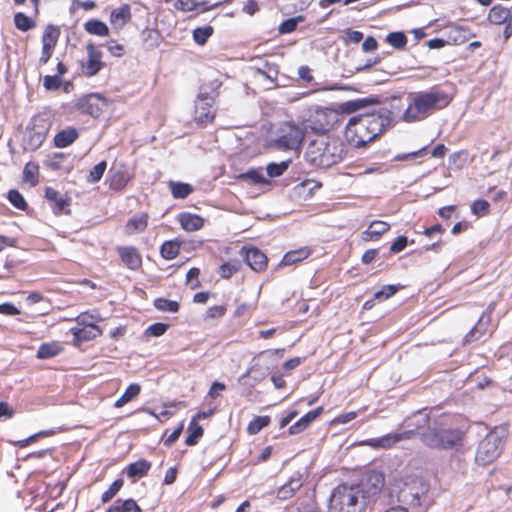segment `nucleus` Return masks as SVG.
I'll use <instances>...</instances> for the list:
<instances>
[{
    "label": "nucleus",
    "mask_w": 512,
    "mask_h": 512,
    "mask_svg": "<svg viewBox=\"0 0 512 512\" xmlns=\"http://www.w3.org/2000/svg\"><path fill=\"white\" fill-rule=\"evenodd\" d=\"M451 101L452 97L438 86H433L429 90L410 93L401 120L405 123L423 121L436 111L446 108Z\"/></svg>",
    "instance_id": "nucleus-1"
},
{
    "label": "nucleus",
    "mask_w": 512,
    "mask_h": 512,
    "mask_svg": "<svg viewBox=\"0 0 512 512\" xmlns=\"http://www.w3.org/2000/svg\"><path fill=\"white\" fill-rule=\"evenodd\" d=\"M388 125L389 117L381 112L357 115L348 121L345 138L353 147H364L381 135Z\"/></svg>",
    "instance_id": "nucleus-2"
},
{
    "label": "nucleus",
    "mask_w": 512,
    "mask_h": 512,
    "mask_svg": "<svg viewBox=\"0 0 512 512\" xmlns=\"http://www.w3.org/2000/svg\"><path fill=\"white\" fill-rule=\"evenodd\" d=\"M466 432L452 428L444 422L429 427L421 435L422 442L429 448L438 450L460 449L463 446Z\"/></svg>",
    "instance_id": "nucleus-3"
},
{
    "label": "nucleus",
    "mask_w": 512,
    "mask_h": 512,
    "mask_svg": "<svg viewBox=\"0 0 512 512\" xmlns=\"http://www.w3.org/2000/svg\"><path fill=\"white\" fill-rule=\"evenodd\" d=\"M307 155L311 161L320 166L329 167L339 163L344 155L343 142L338 137H325L312 141Z\"/></svg>",
    "instance_id": "nucleus-4"
},
{
    "label": "nucleus",
    "mask_w": 512,
    "mask_h": 512,
    "mask_svg": "<svg viewBox=\"0 0 512 512\" xmlns=\"http://www.w3.org/2000/svg\"><path fill=\"white\" fill-rule=\"evenodd\" d=\"M54 121V113L50 109L35 114L28 127V145L32 150L38 149L46 140Z\"/></svg>",
    "instance_id": "nucleus-5"
},
{
    "label": "nucleus",
    "mask_w": 512,
    "mask_h": 512,
    "mask_svg": "<svg viewBox=\"0 0 512 512\" xmlns=\"http://www.w3.org/2000/svg\"><path fill=\"white\" fill-rule=\"evenodd\" d=\"M360 489L358 486L338 485L332 492L331 507L339 512H360L359 504Z\"/></svg>",
    "instance_id": "nucleus-6"
},
{
    "label": "nucleus",
    "mask_w": 512,
    "mask_h": 512,
    "mask_svg": "<svg viewBox=\"0 0 512 512\" xmlns=\"http://www.w3.org/2000/svg\"><path fill=\"white\" fill-rule=\"evenodd\" d=\"M305 132L298 125L283 122L277 128L272 145L280 150H296L304 140Z\"/></svg>",
    "instance_id": "nucleus-7"
},
{
    "label": "nucleus",
    "mask_w": 512,
    "mask_h": 512,
    "mask_svg": "<svg viewBox=\"0 0 512 512\" xmlns=\"http://www.w3.org/2000/svg\"><path fill=\"white\" fill-rule=\"evenodd\" d=\"M502 450V438L497 433L490 432L480 441L475 460L479 465H489L501 455Z\"/></svg>",
    "instance_id": "nucleus-8"
},
{
    "label": "nucleus",
    "mask_w": 512,
    "mask_h": 512,
    "mask_svg": "<svg viewBox=\"0 0 512 512\" xmlns=\"http://www.w3.org/2000/svg\"><path fill=\"white\" fill-rule=\"evenodd\" d=\"M108 99L99 93H91L79 98L75 104V107L82 114L90 115L97 119L108 107Z\"/></svg>",
    "instance_id": "nucleus-9"
},
{
    "label": "nucleus",
    "mask_w": 512,
    "mask_h": 512,
    "mask_svg": "<svg viewBox=\"0 0 512 512\" xmlns=\"http://www.w3.org/2000/svg\"><path fill=\"white\" fill-rule=\"evenodd\" d=\"M414 435H415V430H405L402 432H393V433H388L381 437L363 440L359 443V445L368 446L375 450H378V449L388 450V449L393 448L397 443H399L401 441L412 439L414 437Z\"/></svg>",
    "instance_id": "nucleus-10"
},
{
    "label": "nucleus",
    "mask_w": 512,
    "mask_h": 512,
    "mask_svg": "<svg viewBox=\"0 0 512 512\" xmlns=\"http://www.w3.org/2000/svg\"><path fill=\"white\" fill-rule=\"evenodd\" d=\"M214 99L206 95H199L195 105L194 119L199 125H207L215 118Z\"/></svg>",
    "instance_id": "nucleus-11"
},
{
    "label": "nucleus",
    "mask_w": 512,
    "mask_h": 512,
    "mask_svg": "<svg viewBox=\"0 0 512 512\" xmlns=\"http://www.w3.org/2000/svg\"><path fill=\"white\" fill-rule=\"evenodd\" d=\"M86 51L87 60L81 64L82 73L86 77H93L105 66L103 54L93 43L87 44Z\"/></svg>",
    "instance_id": "nucleus-12"
},
{
    "label": "nucleus",
    "mask_w": 512,
    "mask_h": 512,
    "mask_svg": "<svg viewBox=\"0 0 512 512\" xmlns=\"http://www.w3.org/2000/svg\"><path fill=\"white\" fill-rule=\"evenodd\" d=\"M364 497L370 498L380 494L385 485V475L379 470H369L362 480Z\"/></svg>",
    "instance_id": "nucleus-13"
},
{
    "label": "nucleus",
    "mask_w": 512,
    "mask_h": 512,
    "mask_svg": "<svg viewBox=\"0 0 512 512\" xmlns=\"http://www.w3.org/2000/svg\"><path fill=\"white\" fill-rule=\"evenodd\" d=\"M116 252L122 264L129 270L138 271L143 266L142 255L140 251L132 245L117 246Z\"/></svg>",
    "instance_id": "nucleus-14"
},
{
    "label": "nucleus",
    "mask_w": 512,
    "mask_h": 512,
    "mask_svg": "<svg viewBox=\"0 0 512 512\" xmlns=\"http://www.w3.org/2000/svg\"><path fill=\"white\" fill-rule=\"evenodd\" d=\"M45 198L50 203L51 209L55 215L70 214L69 206L71 205V198L66 194H61L52 187H46Z\"/></svg>",
    "instance_id": "nucleus-15"
},
{
    "label": "nucleus",
    "mask_w": 512,
    "mask_h": 512,
    "mask_svg": "<svg viewBox=\"0 0 512 512\" xmlns=\"http://www.w3.org/2000/svg\"><path fill=\"white\" fill-rule=\"evenodd\" d=\"M73 335V345L81 346L84 342L94 340L103 335V330L98 325H78L70 329Z\"/></svg>",
    "instance_id": "nucleus-16"
},
{
    "label": "nucleus",
    "mask_w": 512,
    "mask_h": 512,
    "mask_svg": "<svg viewBox=\"0 0 512 512\" xmlns=\"http://www.w3.org/2000/svg\"><path fill=\"white\" fill-rule=\"evenodd\" d=\"M133 179V174L126 165L122 164L117 170H112L109 176V188L114 191H122Z\"/></svg>",
    "instance_id": "nucleus-17"
},
{
    "label": "nucleus",
    "mask_w": 512,
    "mask_h": 512,
    "mask_svg": "<svg viewBox=\"0 0 512 512\" xmlns=\"http://www.w3.org/2000/svg\"><path fill=\"white\" fill-rule=\"evenodd\" d=\"M244 258L248 266L256 272H263L267 268L268 258L266 254L256 247L246 249Z\"/></svg>",
    "instance_id": "nucleus-18"
},
{
    "label": "nucleus",
    "mask_w": 512,
    "mask_h": 512,
    "mask_svg": "<svg viewBox=\"0 0 512 512\" xmlns=\"http://www.w3.org/2000/svg\"><path fill=\"white\" fill-rule=\"evenodd\" d=\"M149 219L150 215L148 212L135 213L127 220L124 227L125 233L133 235L145 232L149 225Z\"/></svg>",
    "instance_id": "nucleus-19"
},
{
    "label": "nucleus",
    "mask_w": 512,
    "mask_h": 512,
    "mask_svg": "<svg viewBox=\"0 0 512 512\" xmlns=\"http://www.w3.org/2000/svg\"><path fill=\"white\" fill-rule=\"evenodd\" d=\"M132 13L129 4H123L113 9L110 13L109 21L114 30L120 31L131 21Z\"/></svg>",
    "instance_id": "nucleus-20"
},
{
    "label": "nucleus",
    "mask_w": 512,
    "mask_h": 512,
    "mask_svg": "<svg viewBox=\"0 0 512 512\" xmlns=\"http://www.w3.org/2000/svg\"><path fill=\"white\" fill-rule=\"evenodd\" d=\"M79 138V131L75 127H66L58 131L53 137V146L55 148H66L72 145Z\"/></svg>",
    "instance_id": "nucleus-21"
},
{
    "label": "nucleus",
    "mask_w": 512,
    "mask_h": 512,
    "mask_svg": "<svg viewBox=\"0 0 512 512\" xmlns=\"http://www.w3.org/2000/svg\"><path fill=\"white\" fill-rule=\"evenodd\" d=\"M446 152H447L446 146L444 144L440 143V144H437L431 151L428 150V146H425L417 151L404 154L403 156H397L396 158L399 160L416 159L419 157L424 158L428 154H430L431 157H433V158L443 159L445 157Z\"/></svg>",
    "instance_id": "nucleus-22"
},
{
    "label": "nucleus",
    "mask_w": 512,
    "mask_h": 512,
    "mask_svg": "<svg viewBox=\"0 0 512 512\" xmlns=\"http://www.w3.org/2000/svg\"><path fill=\"white\" fill-rule=\"evenodd\" d=\"M177 220L181 228L187 232H195L203 228L205 220L198 214L182 212L178 214Z\"/></svg>",
    "instance_id": "nucleus-23"
},
{
    "label": "nucleus",
    "mask_w": 512,
    "mask_h": 512,
    "mask_svg": "<svg viewBox=\"0 0 512 512\" xmlns=\"http://www.w3.org/2000/svg\"><path fill=\"white\" fill-rule=\"evenodd\" d=\"M323 410V407L319 406L316 409L307 412L298 421H296L293 425L289 427L288 433L290 435H296L303 432L309 427V425L314 420H316L323 413Z\"/></svg>",
    "instance_id": "nucleus-24"
},
{
    "label": "nucleus",
    "mask_w": 512,
    "mask_h": 512,
    "mask_svg": "<svg viewBox=\"0 0 512 512\" xmlns=\"http://www.w3.org/2000/svg\"><path fill=\"white\" fill-rule=\"evenodd\" d=\"M389 230V223L381 220H375L370 223L365 231L362 232V239L365 242L378 241Z\"/></svg>",
    "instance_id": "nucleus-25"
},
{
    "label": "nucleus",
    "mask_w": 512,
    "mask_h": 512,
    "mask_svg": "<svg viewBox=\"0 0 512 512\" xmlns=\"http://www.w3.org/2000/svg\"><path fill=\"white\" fill-rule=\"evenodd\" d=\"M485 315L483 314L476 325L465 335L463 339L464 345H470L480 341L487 334V326L490 317L487 316V321L484 322Z\"/></svg>",
    "instance_id": "nucleus-26"
},
{
    "label": "nucleus",
    "mask_w": 512,
    "mask_h": 512,
    "mask_svg": "<svg viewBox=\"0 0 512 512\" xmlns=\"http://www.w3.org/2000/svg\"><path fill=\"white\" fill-rule=\"evenodd\" d=\"M312 249L308 246L300 247L295 250H290L285 253L281 260V265L289 266L294 265L310 257Z\"/></svg>",
    "instance_id": "nucleus-27"
},
{
    "label": "nucleus",
    "mask_w": 512,
    "mask_h": 512,
    "mask_svg": "<svg viewBox=\"0 0 512 512\" xmlns=\"http://www.w3.org/2000/svg\"><path fill=\"white\" fill-rule=\"evenodd\" d=\"M151 462L145 459L130 463L125 471L129 478H142L146 476L151 469Z\"/></svg>",
    "instance_id": "nucleus-28"
},
{
    "label": "nucleus",
    "mask_w": 512,
    "mask_h": 512,
    "mask_svg": "<svg viewBox=\"0 0 512 512\" xmlns=\"http://www.w3.org/2000/svg\"><path fill=\"white\" fill-rule=\"evenodd\" d=\"M63 351V346L58 341L42 343L38 350L36 357L38 359H49L59 355Z\"/></svg>",
    "instance_id": "nucleus-29"
},
{
    "label": "nucleus",
    "mask_w": 512,
    "mask_h": 512,
    "mask_svg": "<svg viewBox=\"0 0 512 512\" xmlns=\"http://www.w3.org/2000/svg\"><path fill=\"white\" fill-rule=\"evenodd\" d=\"M302 485L303 484L300 478H291L278 489L277 498L280 500H287L292 498L295 493L302 487Z\"/></svg>",
    "instance_id": "nucleus-30"
},
{
    "label": "nucleus",
    "mask_w": 512,
    "mask_h": 512,
    "mask_svg": "<svg viewBox=\"0 0 512 512\" xmlns=\"http://www.w3.org/2000/svg\"><path fill=\"white\" fill-rule=\"evenodd\" d=\"M182 241L179 239L167 240L160 246V255L165 260H173L180 254Z\"/></svg>",
    "instance_id": "nucleus-31"
},
{
    "label": "nucleus",
    "mask_w": 512,
    "mask_h": 512,
    "mask_svg": "<svg viewBox=\"0 0 512 512\" xmlns=\"http://www.w3.org/2000/svg\"><path fill=\"white\" fill-rule=\"evenodd\" d=\"M470 38V32L468 29L462 26H455L451 28L447 33L448 44L461 45L467 42Z\"/></svg>",
    "instance_id": "nucleus-32"
},
{
    "label": "nucleus",
    "mask_w": 512,
    "mask_h": 512,
    "mask_svg": "<svg viewBox=\"0 0 512 512\" xmlns=\"http://www.w3.org/2000/svg\"><path fill=\"white\" fill-rule=\"evenodd\" d=\"M106 512H142L140 506L134 499H117Z\"/></svg>",
    "instance_id": "nucleus-33"
},
{
    "label": "nucleus",
    "mask_w": 512,
    "mask_h": 512,
    "mask_svg": "<svg viewBox=\"0 0 512 512\" xmlns=\"http://www.w3.org/2000/svg\"><path fill=\"white\" fill-rule=\"evenodd\" d=\"M511 10L500 4L494 5L488 13V21L493 25H503Z\"/></svg>",
    "instance_id": "nucleus-34"
},
{
    "label": "nucleus",
    "mask_w": 512,
    "mask_h": 512,
    "mask_svg": "<svg viewBox=\"0 0 512 512\" xmlns=\"http://www.w3.org/2000/svg\"><path fill=\"white\" fill-rule=\"evenodd\" d=\"M398 501L406 503L410 506H417L420 504V498L417 491L411 484L405 483L403 489L399 491Z\"/></svg>",
    "instance_id": "nucleus-35"
},
{
    "label": "nucleus",
    "mask_w": 512,
    "mask_h": 512,
    "mask_svg": "<svg viewBox=\"0 0 512 512\" xmlns=\"http://www.w3.org/2000/svg\"><path fill=\"white\" fill-rule=\"evenodd\" d=\"M168 187L174 199H185L193 191V186L188 183L169 181Z\"/></svg>",
    "instance_id": "nucleus-36"
},
{
    "label": "nucleus",
    "mask_w": 512,
    "mask_h": 512,
    "mask_svg": "<svg viewBox=\"0 0 512 512\" xmlns=\"http://www.w3.org/2000/svg\"><path fill=\"white\" fill-rule=\"evenodd\" d=\"M39 165L36 162H28L23 169V181L31 187H35L39 183Z\"/></svg>",
    "instance_id": "nucleus-37"
},
{
    "label": "nucleus",
    "mask_w": 512,
    "mask_h": 512,
    "mask_svg": "<svg viewBox=\"0 0 512 512\" xmlns=\"http://www.w3.org/2000/svg\"><path fill=\"white\" fill-rule=\"evenodd\" d=\"M141 392V386L137 383L130 384L124 393L115 401L114 406L121 408L135 399Z\"/></svg>",
    "instance_id": "nucleus-38"
},
{
    "label": "nucleus",
    "mask_w": 512,
    "mask_h": 512,
    "mask_svg": "<svg viewBox=\"0 0 512 512\" xmlns=\"http://www.w3.org/2000/svg\"><path fill=\"white\" fill-rule=\"evenodd\" d=\"M203 434V427L198 422H196L195 419H191L188 426V435L185 439V444L187 446H195L198 444Z\"/></svg>",
    "instance_id": "nucleus-39"
},
{
    "label": "nucleus",
    "mask_w": 512,
    "mask_h": 512,
    "mask_svg": "<svg viewBox=\"0 0 512 512\" xmlns=\"http://www.w3.org/2000/svg\"><path fill=\"white\" fill-rule=\"evenodd\" d=\"M84 28L86 32L91 35H97L100 37H106L109 35L108 26L98 19L88 20L87 22H85Z\"/></svg>",
    "instance_id": "nucleus-40"
},
{
    "label": "nucleus",
    "mask_w": 512,
    "mask_h": 512,
    "mask_svg": "<svg viewBox=\"0 0 512 512\" xmlns=\"http://www.w3.org/2000/svg\"><path fill=\"white\" fill-rule=\"evenodd\" d=\"M60 36V29L54 25H48L42 35V46L55 48Z\"/></svg>",
    "instance_id": "nucleus-41"
},
{
    "label": "nucleus",
    "mask_w": 512,
    "mask_h": 512,
    "mask_svg": "<svg viewBox=\"0 0 512 512\" xmlns=\"http://www.w3.org/2000/svg\"><path fill=\"white\" fill-rule=\"evenodd\" d=\"M271 417L269 415L255 416L247 425L246 431L249 435L258 434L263 428L269 426Z\"/></svg>",
    "instance_id": "nucleus-42"
},
{
    "label": "nucleus",
    "mask_w": 512,
    "mask_h": 512,
    "mask_svg": "<svg viewBox=\"0 0 512 512\" xmlns=\"http://www.w3.org/2000/svg\"><path fill=\"white\" fill-rule=\"evenodd\" d=\"M240 268H241L240 260L234 259V260L223 263L219 267L218 273L221 278L229 279L235 273H237L240 270Z\"/></svg>",
    "instance_id": "nucleus-43"
},
{
    "label": "nucleus",
    "mask_w": 512,
    "mask_h": 512,
    "mask_svg": "<svg viewBox=\"0 0 512 512\" xmlns=\"http://www.w3.org/2000/svg\"><path fill=\"white\" fill-rule=\"evenodd\" d=\"M14 24L15 27L22 32L29 31L36 26V22L32 18L25 15L23 12L15 13Z\"/></svg>",
    "instance_id": "nucleus-44"
},
{
    "label": "nucleus",
    "mask_w": 512,
    "mask_h": 512,
    "mask_svg": "<svg viewBox=\"0 0 512 512\" xmlns=\"http://www.w3.org/2000/svg\"><path fill=\"white\" fill-rule=\"evenodd\" d=\"M291 159L282 161L280 163H269L266 167L267 175L270 178H276L282 176L291 164Z\"/></svg>",
    "instance_id": "nucleus-45"
},
{
    "label": "nucleus",
    "mask_w": 512,
    "mask_h": 512,
    "mask_svg": "<svg viewBox=\"0 0 512 512\" xmlns=\"http://www.w3.org/2000/svg\"><path fill=\"white\" fill-rule=\"evenodd\" d=\"M385 40L389 45H391L392 47H394L395 49H398V50L404 49L408 43L407 36L403 32H400V31L390 32L386 36Z\"/></svg>",
    "instance_id": "nucleus-46"
},
{
    "label": "nucleus",
    "mask_w": 512,
    "mask_h": 512,
    "mask_svg": "<svg viewBox=\"0 0 512 512\" xmlns=\"http://www.w3.org/2000/svg\"><path fill=\"white\" fill-rule=\"evenodd\" d=\"M154 307L159 311L176 313L180 309V304L177 301L160 297L154 300Z\"/></svg>",
    "instance_id": "nucleus-47"
},
{
    "label": "nucleus",
    "mask_w": 512,
    "mask_h": 512,
    "mask_svg": "<svg viewBox=\"0 0 512 512\" xmlns=\"http://www.w3.org/2000/svg\"><path fill=\"white\" fill-rule=\"evenodd\" d=\"M101 317L99 313L96 310L90 311H84L80 313L76 318L75 321L78 325H97L96 322L100 321Z\"/></svg>",
    "instance_id": "nucleus-48"
},
{
    "label": "nucleus",
    "mask_w": 512,
    "mask_h": 512,
    "mask_svg": "<svg viewBox=\"0 0 512 512\" xmlns=\"http://www.w3.org/2000/svg\"><path fill=\"white\" fill-rule=\"evenodd\" d=\"M214 29L210 25L197 27L193 30V39L198 45H204L208 38L212 36Z\"/></svg>",
    "instance_id": "nucleus-49"
},
{
    "label": "nucleus",
    "mask_w": 512,
    "mask_h": 512,
    "mask_svg": "<svg viewBox=\"0 0 512 512\" xmlns=\"http://www.w3.org/2000/svg\"><path fill=\"white\" fill-rule=\"evenodd\" d=\"M7 199L16 209L25 211L28 208L26 200L18 190H9L7 194Z\"/></svg>",
    "instance_id": "nucleus-50"
},
{
    "label": "nucleus",
    "mask_w": 512,
    "mask_h": 512,
    "mask_svg": "<svg viewBox=\"0 0 512 512\" xmlns=\"http://www.w3.org/2000/svg\"><path fill=\"white\" fill-rule=\"evenodd\" d=\"M107 168V162L105 160L96 164L89 172L87 176V182L90 184L97 183L103 177Z\"/></svg>",
    "instance_id": "nucleus-51"
},
{
    "label": "nucleus",
    "mask_w": 512,
    "mask_h": 512,
    "mask_svg": "<svg viewBox=\"0 0 512 512\" xmlns=\"http://www.w3.org/2000/svg\"><path fill=\"white\" fill-rule=\"evenodd\" d=\"M124 481L122 478L116 479L107 490H105L101 495V501L102 503H107L110 500H112L117 493L121 490L123 487Z\"/></svg>",
    "instance_id": "nucleus-52"
},
{
    "label": "nucleus",
    "mask_w": 512,
    "mask_h": 512,
    "mask_svg": "<svg viewBox=\"0 0 512 512\" xmlns=\"http://www.w3.org/2000/svg\"><path fill=\"white\" fill-rule=\"evenodd\" d=\"M304 16L302 15H299L297 17H294V18H289V19H286L284 20L280 25H279V28H278V32L280 34H288V33H292L296 30L297 28V25L299 22H303L304 21Z\"/></svg>",
    "instance_id": "nucleus-53"
},
{
    "label": "nucleus",
    "mask_w": 512,
    "mask_h": 512,
    "mask_svg": "<svg viewBox=\"0 0 512 512\" xmlns=\"http://www.w3.org/2000/svg\"><path fill=\"white\" fill-rule=\"evenodd\" d=\"M471 212L477 217H484L490 213V204L484 199L475 200L471 205Z\"/></svg>",
    "instance_id": "nucleus-54"
},
{
    "label": "nucleus",
    "mask_w": 512,
    "mask_h": 512,
    "mask_svg": "<svg viewBox=\"0 0 512 512\" xmlns=\"http://www.w3.org/2000/svg\"><path fill=\"white\" fill-rule=\"evenodd\" d=\"M399 290L398 286L395 285H384L380 290L375 292L374 299H377L379 301H384L386 299H389L390 297L394 296Z\"/></svg>",
    "instance_id": "nucleus-55"
},
{
    "label": "nucleus",
    "mask_w": 512,
    "mask_h": 512,
    "mask_svg": "<svg viewBox=\"0 0 512 512\" xmlns=\"http://www.w3.org/2000/svg\"><path fill=\"white\" fill-rule=\"evenodd\" d=\"M241 177L244 179H249L254 184L264 185L268 183L263 173L257 169H251L242 174Z\"/></svg>",
    "instance_id": "nucleus-56"
},
{
    "label": "nucleus",
    "mask_w": 512,
    "mask_h": 512,
    "mask_svg": "<svg viewBox=\"0 0 512 512\" xmlns=\"http://www.w3.org/2000/svg\"><path fill=\"white\" fill-rule=\"evenodd\" d=\"M168 327L169 325L165 323H154L146 328L145 335L149 337H160L167 331Z\"/></svg>",
    "instance_id": "nucleus-57"
},
{
    "label": "nucleus",
    "mask_w": 512,
    "mask_h": 512,
    "mask_svg": "<svg viewBox=\"0 0 512 512\" xmlns=\"http://www.w3.org/2000/svg\"><path fill=\"white\" fill-rule=\"evenodd\" d=\"M62 85L61 78L58 75H46L43 78V86L47 91L58 90Z\"/></svg>",
    "instance_id": "nucleus-58"
},
{
    "label": "nucleus",
    "mask_w": 512,
    "mask_h": 512,
    "mask_svg": "<svg viewBox=\"0 0 512 512\" xmlns=\"http://www.w3.org/2000/svg\"><path fill=\"white\" fill-rule=\"evenodd\" d=\"M227 312L226 305L211 306L206 310L205 317L207 319H219L222 318Z\"/></svg>",
    "instance_id": "nucleus-59"
},
{
    "label": "nucleus",
    "mask_w": 512,
    "mask_h": 512,
    "mask_svg": "<svg viewBox=\"0 0 512 512\" xmlns=\"http://www.w3.org/2000/svg\"><path fill=\"white\" fill-rule=\"evenodd\" d=\"M175 8L183 12H191L198 8V3L195 0H177Z\"/></svg>",
    "instance_id": "nucleus-60"
},
{
    "label": "nucleus",
    "mask_w": 512,
    "mask_h": 512,
    "mask_svg": "<svg viewBox=\"0 0 512 512\" xmlns=\"http://www.w3.org/2000/svg\"><path fill=\"white\" fill-rule=\"evenodd\" d=\"M408 244V239L406 236H399L395 239V241L390 246V251L392 253H399L403 251Z\"/></svg>",
    "instance_id": "nucleus-61"
},
{
    "label": "nucleus",
    "mask_w": 512,
    "mask_h": 512,
    "mask_svg": "<svg viewBox=\"0 0 512 512\" xmlns=\"http://www.w3.org/2000/svg\"><path fill=\"white\" fill-rule=\"evenodd\" d=\"M358 416V413L356 411H350V412H347V413H344V414H340L338 416H336L333 420H332V424H346L352 420H354L356 417Z\"/></svg>",
    "instance_id": "nucleus-62"
},
{
    "label": "nucleus",
    "mask_w": 512,
    "mask_h": 512,
    "mask_svg": "<svg viewBox=\"0 0 512 512\" xmlns=\"http://www.w3.org/2000/svg\"><path fill=\"white\" fill-rule=\"evenodd\" d=\"M0 314L6 316H16L20 314V310L14 304L5 302L0 304Z\"/></svg>",
    "instance_id": "nucleus-63"
},
{
    "label": "nucleus",
    "mask_w": 512,
    "mask_h": 512,
    "mask_svg": "<svg viewBox=\"0 0 512 512\" xmlns=\"http://www.w3.org/2000/svg\"><path fill=\"white\" fill-rule=\"evenodd\" d=\"M226 389V385L221 382H213L209 391L208 396L215 399L217 398L222 391Z\"/></svg>",
    "instance_id": "nucleus-64"
}]
</instances>
